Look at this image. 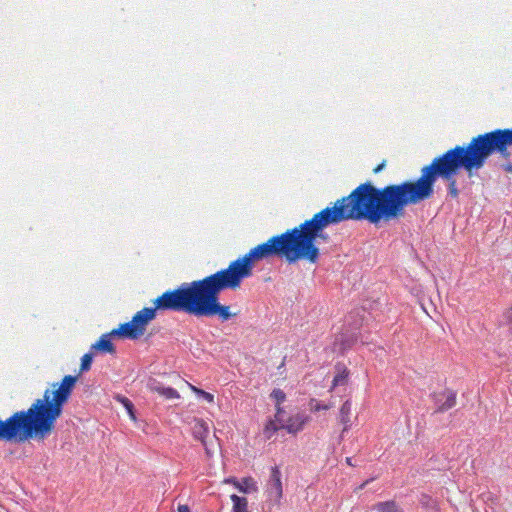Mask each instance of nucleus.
Masks as SVG:
<instances>
[{
    "mask_svg": "<svg viewBox=\"0 0 512 512\" xmlns=\"http://www.w3.org/2000/svg\"><path fill=\"white\" fill-rule=\"evenodd\" d=\"M374 478H371L369 480H366L364 483H362L356 490H362L365 488V486L370 482V481H373Z\"/></svg>",
    "mask_w": 512,
    "mask_h": 512,
    "instance_id": "7c9ffc66",
    "label": "nucleus"
},
{
    "mask_svg": "<svg viewBox=\"0 0 512 512\" xmlns=\"http://www.w3.org/2000/svg\"><path fill=\"white\" fill-rule=\"evenodd\" d=\"M119 400L121 401V403L126 408V410L129 413L130 417L132 419H135L133 403L129 399L125 398V397H121V398H119Z\"/></svg>",
    "mask_w": 512,
    "mask_h": 512,
    "instance_id": "393cba45",
    "label": "nucleus"
},
{
    "mask_svg": "<svg viewBox=\"0 0 512 512\" xmlns=\"http://www.w3.org/2000/svg\"><path fill=\"white\" fill-rule=\"evenodd\" d=\"M239 492L244 494L255 493L258 491V486L256 481L252 477H245L241 481H239L237 487Z\"/></svg>",
    "mask_w": 512,
    "mask_h": 512,
    "instance_id": "2eb2a0df",
    "label": "nucleus"
},
{
    "mask_svg": "<svg viewBox=\"0 0 512 512\" xmlns=\"http://www.w3.org/2000/svg\"><path fill=\"white\" fill-rule=\"evenodd\" d=\"M192 434L195 439L201 441V443L203 444V446L205 448V452H206L207 456L208 457L212 456L213 451L211 450L210 445L206 441V438L209 434L208 424L202 419L195 420V423L192 427Z\"/></svg>",
    "mask_w": 512,
    "mask_h": 512,
    "instance_id": "9b49d317",
    "label": "nucleus"
},
{
    "mask_svg": "<svg viewBox=\"0 0 512 512\" xmlns=\"http://www.w3.org/2000/svg\"><path fill=\"white\" fill-rule=\"evenodd\" d=\"M307 420L308 417L306 414L297 413L286 419L285 424H283V429H286L288 433L296 434L303 429Z\"/></svg>",
    "mask_w": 512,
    "mask_h": 512,
    "instance_id": "f8f14e48",
    "label": "nucleus"
},
{
    "mask_svg": "<svg viewBox=\"0 0 512 512\" xmlns=\"http://www.w3.org/2000/svg\"><path fill=\"white\" fill-rule=\"evenodd\" d=\"M266 492L269 500L279 503L283 495V487L281 481V472L277 466L271 468L269 480L267 482Z\"/></svg>",
    "mask_w": 512,
    "mask_h": 512,
    "instance_id": "1a4fd4ad",
    "label": "nucleus"
},
{
    "mask_svg": "<svg viewBox=\"0 0 512 512\" xmlns=\"http://www.w3.org/2000/svg\"><path fill=\"white\" fill-rule=\"evenodd\" d=\"M407 206H410L407 180L382 188L367 181L348 196L335 201L333 206L314 214L310 220L319 239L327 241L329 237L325 229L330 225L348 220H365L374 225L387 223L402 218Z\"/></svg>",
    "mask_w": 512,
    "mask_h": 512,
    "instance_id": "f257e3e1",
    "label": "nucleus"
},
{
    "mask_svg": "<svg viewBox=\"0 0 512 512\" xmlns=\"http://www.w3.org/2000/svg\"><path fill=\"white\" fill-rule=\"evenodd\" d=\"M225 483L233 484L235 487H237L239 481L236 478L230 477L224 480Z\"/></svg>",
    "mask_w": 512,
    "mask_h": 512,
    "instance_id": "bb28decb",
    "label": "nucleus"
},
{
    "mask_svg": "<svg viewBox=\"0 0 512 512\" xmlns=\"http://www.w3.org/2000/svg\"><path fill=\"white\" fill-rule=\"evenodd\" d=\"M190 388L192 391H194L198 396H201L203 399H205L207 402L212 403L214 401V396L202 389H199L193 385H190Z\"/></svg>",
    "mask_w": 512,
    "mask_h": 512,
    "instance_id": "5701e85b",
    "label": "nucleus"
},
{
    "mask_svg": "<svg viewBox=\"0 0 512 512\" xmlns=\"http://www.w3.org/2000/svg\"><path fill=\"white\" fill-rule=\"evenodd\" d=\"M271 398L276 402V407H279L282 402L285 401L286 395L281 389H274L271 392Z\"/></svg>",
    "mask_w": 512,
    "mask_h": 512,
    "instance_id": "412c9836",
    "label": "nucleus"
},
{
    "mask_svg": "<svg viewBox=\"0 0 512 512\" xmlns=\"http://www.w3.org/2000/svg\"><path fill=\"white\" fill-rule=\"evenodd\" d=\"M148 388L152 392H156L163 396L165 399H178L180 397L179 393L175 389L171 387H165L161 382L155 379L149 380Z\"/></svg>",
    "mask_w": 512,
    "mask_h": 512,
    "instance_id": "ddd939ff",
    "label": "nucleus"
},
{
    "mask_svg": "<svg viewBox=\"0 0 512 512\" xmlns=\"http://www.w3.org/2000/svg\"><path fill=\"white\" fill-rule=\"evenodd\" d=\"M502 324L508 327L509 332L512 333V307L504 313Z\"/></svg>",
    "mask_w": 512,
    "mask_h": 512,
    "instance_id": "b1692460",
    "label": "nucleus"
},
{
    "mask_svg": "<svg viewBox=\"0 0 512 512\" xmlns=\"http://www.w3.org/2000/svg\"><path fill=\"white\" fill-rule=\"evenodd\" d=\"M502 167H503V169H504L506 172H510V173H512V164L507 163V164H504Z\"/></svg>",
    "mask_w": 512,
    "mask_h": 512,
    "instance_id": "c756f323",
    "label": "nucleus"
},
{
    "mask_svg": "<svg viewBox=\"0 0 512 512\" xmlns=\"http://www.w3.org/2000/svg\"><path fill=\"white\" fill-rule=\"evenodd\" d=\"M279 429L281 428L278 423H276L274 420L269 421L264 429L265 437L270 439L272 435Z\"/></svg>",
    "mask_w": 512,
    "mask_h": 512,
    "instance_id": "6ab92c4d",
    "label": "nucleus"
},
{
    "mask_svg": "<svg viewBox=\"0 0 512 512\" xmlns=\"http://www.w3.org/2000/svg\"><path fill=\"white\" fill-rule=\"evenodd\" d=\"M287 418L288 417H286V413L283 410V408H281L280 406L276 407V414H275L274 421L280 425V428H283V424H285Z\"/></svg>",
    "mask_w": 512,
    "mask_h": 512,
    "instance_id": "4be33fe9",
    "label": "nucleus"
},
{
    "mask_svg": "<svg viewBox=\"0 0 512 512\" xmlns=\"http://www.w3.org/2000/svg\"><path fill=\"white\" fill-rule=\"evenodd\" d=\"M76 381L77 377L66 375L61 383H53L52 389H46L43 397L35 399L27 410L17 411L5 420L0 418V441H44L54 431Z\"/></svg>",
    "mask_w": 512,
    "mask_h": 512,
    "instance_id": "f03ea898",
    "label": "nucleus"
},
{
    "mask_svg": "<svg viewBox=\"0 0 512 512\" xmlns=\"http://www.w3.org/2000/svg\"><path fill=\"white\" fill-rule=\"evenodd\" d=\"M92 360H93L92 353L84 354L83 357L81 358L80 371L81 372L88 371L91 368Z\"/></svg>",
    "mask_w": 512,
    "mask_h": 512,
    "instance_id": "aec40b11",
    "label": "nucleus"
},
{
    "mask_svg": "<svg viewBox=\"0 0 512 512\" xmlns=\"http://www.w3.org/2000/svg\"><path fill=\"white\" fill-rule=\"evenodd\" d=\"M510 146H512V128L496 129L480 134L473 137L465 147L469 150L473 159L478 161L483 167L486 160L495 152L504 158L509 157L508 147Z\"/></svg>",
    "mask_w": 512,
    "mask_h": 512,
    "instance_id": "0eeeda50",
    "label": "nucleus"
},
{
    "mask_svg": "<svg viewBox=\"0 0 512 512\" xmlns=\"http://www.w3.org/2000/svg\"><path fill=\"white\" fill-rule=\"evenodd\" d=\"M378 512H401L394 501L379 502L374 506Z\"/></svg>",
    "mask_w": 512,
    "mask_h": 512,
    "instance_id": "a211bd4d",
    "label": "nucleus"
},
{
    "mask_svg": "<svg viewBox=\"0 0 512 512\" xmlns=\"http://www.w3.org/2000/svg\"><path fill=\"white\" fill-rule=\"evenodd\" d=\"M317 239L319 237L309 219L257 245L243 257L232 261L224 270L243 281L252 275L255 262L275 256L285 257L288 263L306 260L314 264L320 256V250L315 244Z\"/></svg>",
    "mask_w": 512,
    "mask_h": 512,
    "instance_id": "7ed1b4c3",
    "label": "nucleus"
},
{
    "mask_svg": "<svg viewBox=\"0 0 512 512\" xmlns=\"http://www.w3.org/2000/svg\"><path fill=\"white\" fill-rule=\"evenodd\" d=\"M205 278L183 283L179 288L164 292L153 303L156 310L186 312L197 316Z\"/></svg>",
    "mask_w": 512,
    "mask_h": 512,
    "instance_id": "423d86ee",
    "label": "nucleus"
},
{
    "mask_svg": "<svg viewBox=\"0 0 512 512\" xmlns=\"http://www.w3.org/2000/svg\"><path fill=\"white\" fill-rule=\"evenodd\" d=\"M329 407L327 405H321L319 403H316V405L312 408L315 411L319 410H327Z\"/></svg>",
    "mask_w": 512,
    "mask_h": 512,
    "instance_id": "cd10ccee",
    "label": "nucleus"
},
{
    "mask_svg": "<svg viewBox=\"0 0 512 512\" xmlns=\"http://www.w3.org/2000/svg\"><path fill=\"white\" fill-rule=\"evenodd\" d=\"M112 336H115L112 334V331L108 334H103L99 340L91 346V350H96L103 353H114L115 347L111 342Z\"/></svg>",
    "mask_w": 512,
    "mask_h": 512,
    "instance_id": "4468645a",
    "label": "nucleus"
},
{
    "mask_svg": "<svg viewBox=\"0 0 512 512\" xmlns=\"http://www.w3.org/2000/svg\"><path fill=\"white\" fill-rule=\"evenodd\" d=\"M483 168L465 146H456L444 154L435 157L432 162L420 170L416 180H407L410 205H418L434 196V186L438 178L448 182V194L458 198L459 190L454 176L464 169L468 176Z\"/></svg>",
    "mask_w": 512,
    "mask_h": 512,
    "instance_id": "20e7f679",
    "label": "nucleus"
},
{
    "mask_svg": "<svg viewBox=\"0 0 512 512\" xmlns=\"http://www.w3.org/2000/svg\"><path fill=\"white\" fill-rule=\"evenodd\" d=\"M434 403L437 406L436 412L443 413L456 405V392L446 389L433 395Z\"/></svg>",
    "mask_w": 512,
    "mask_h": 512,
    "instance_id": "9d476101",
    "label": "nucleus"
},
{
    "mask_svg": "<svg viewBox=\"0 0 512 512\" xmlns=\"http://www.w3.org/2000/svg\"><path fill=\"white\" fill-rule=\"evenodd\" d=\"M385 166H386V161L383 160L382 163H380L376 168H374L373 172L377 174V173L381 172L385 168Z\"/></svg>",
    "mask_w": 512,
    "mask_h": 512,
    "instance_id": "a878e982",
    "label": "nucleus"
},
{
    "mask_svg": "<svg viewBox=\"0 0 512 512\" xmlns=\"http://www.w3.org/2000/svg\"><path fill=\"white\" fill-rule=\"evenodd\" d=\"M177 512H190V509L187 505H179Z\"/></svg>",
    "mask_w": 512,
    "mask_h": 512,
    "instance_id": "c85d7f7f",
    "label": "nucleus"
},
{
    "mask_svg": "<svg viewBox=\"0 0 512 512\" xmlns=\"http://www.w3.org/2000/svg\"><path fill=\"white\" fill-rule=\"evenodd\" d=\"M350 413H351V403L349 400L345 401L340 408V421L344 425L343 432L348 430L350 427Z\"/></svg>",
    "mask_w": 512,
    "mask_h": 512,
    "instance_id": "f3484780",
    "label": "nucleus"
},
{
    "mask_svg": "<svg viewBox=\"0 0 512 512\" xmlns=\"http://www.w3.org/2000/svg\"><path fill=\"white\" fill-rule=\"evenodd\" d=\"M337 374L333 379V387L347 384L349 372L345 365L338 363L336 366Z\"/></svg>",
    "mask_w": 512,
    "mask_h": 512,
    "instance_id": "dca6fc26",
    "label": "nucleus"
},
{
    "mask_svg": "<svg viewBox=\"0 0 512 512\" xmlns=\"http://www.w3.org/2000/svg\"><path fill=\"white\" fill-rule=\"evenodd\" d=\"M157 310L154 307H145L138 311L130 322L121 324L112 334L129 339H138L146 331V326L156 318Z\"/></svg>",
    "mask_w": 512,
    "mask_h": 512,
    "instance_id": "6e6552de",
    "label": "nucleus"
},
{
    "mask_svg": "<svg viewBox=\"0 0 512 512\" xmlns=\"http://www.w3.org/2000/svg\"><path fill=\"white\" fill-rule=\"evenodd\" d=\"M351 460H352V459H351L350 457H347V458H346V462H347V464H348V465H350V466H353V464H352Z\"/></svg>",
    "mask_w": 512,
    "mask_h": 512,
    "instance_id": "2f4dec72",
    "label": "nucleus"
},
{
    "mask_svg": "<svg viewBox=\"0 0 512 512\" xmlns=\"http://www.w3.org/2000/svg\"><path fill=\"white\" fill-rule=\"evenodd\" d=\"M242 281L227 271L221 269L205 277L197 317H212L217 315L223 322L237 315L230 312V307L219 303V294L225 290H235Z\"/></svg>",
    "mask_w": 512,
    "mask_h": 512,
    "instance_id": "39448f33",
    "label": "nucleus"
}]
</instances>
